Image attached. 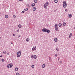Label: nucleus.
Returning <instances> with one entry per match:
<instances>
[{"instance_id":"c9c22d12","label":"nucleus","mask_w":75,"mask_h":75,"mask_svg":"<svg viewBox=\"0 0 75 75\" xmlns=\"http://www.w3.org/2000/svg\"><path fill=\"white\" fill-rule=\"evenodd\" d=\"M19 29H18V30H17V32H19Z\"/></svg>"},{"instance_id":"dca6fc26","label":"nucleus","mask_w":75,"mask_h":75,"mask_svg":"<svg viewBox=\"0 0 75 75\" xmlns=\"http://www.w3.org/2000/svg\"><path fill=\"white\" fill-rule=\"evenodd\" d=\"M63 25L64 26H65L66 25V23L64 22L63 23Z\"/></svg>"},{"instance_id":"6ab92c4d","label":"nucleus","mask_w":75,"mask_h":75,"mask_svg":"<svg viewBox=\"0 0 75 75\" xmlns=\"http://www.w3.org/2000/svg\"><path fill=\"white\" fill-rule=\"evenodd\" d=\"M34 58L35 59H37V56L36 55H35L34 56Z\"/></svg>"},{"instance_id":"473e14b6","label":"nucleus","mask_w":75,"mask_h":75,"mask_svg":"<svg viewBox=\"0 0 75 75\" xmlns=\"http://www.w3.org/2000/svg\"><path fill=\"white\" fill-rule=\"evenodd\" d=\"M3 53L4 54H6V52H4Z\"/></svg>"},{"instance_id":"79ce46f5","label":"nucleus","mask_w":75,"mask_h":75,"mask_svg":"<svg viewBox=\"0 0 75 75\" xmlns=\"http://www.w3.org/2000/svg\"><path fill=\"white\" fill-rule=\"evenodd\" d=\"M58 60H59V58H58Z\"/></svg>"},{"instance_id":"4be33fe9","label":"nucleus","mask_w":75,"mask_h":75,"mask_svg":"<svg viewBox=\"0 0 75 75\" xmlns=\"http://www.w3.org/2000/svg\"><path fill=\"white\" fill-rule=\"evenodd\" d=\"M32 68H34V65H32L31 66Z\"/></svg>"},{"instance_id":"a19ab883","label":"nucleus","mask_w":75,"mask_h":75,"mask_svg":"<svg viewBox=\"0 0 75 75\" xmlns=\"http://www.w3.org/2000/svg\"><path fill=\"white\" fill-rule=\"evenodd\" d=\"M55 56H56V57H57V54H55Z\"/></svg>"},{"instance_id":"39448f33","label":"nucleus","mask_w":75,"mask_h":75,"mask_svg":"<svg viewBox=\"0 0 75 75\" xmlns=\"http://www.w3.org/2000/svg\"><path fill=\"white\" fill-rule=\"evenodd\" d=\"M12 67H13V64H9L7 66L8 68H11Z\"/></svg>"},{"instance_id":"20e7f679","label":"nucleus","mask_w":75,"mask_h":75,"mask_svg":"<svg viewBox=\"0 0 75 75\" xmlns=\"http://www.w3.org/2000/svg\"><path fill=\"white\" fill-rule=\"evenodd\" d=\"M17 57H20L21 56V51H19L17 52Z\"/></svg>"},{"instance_id":"9d476101","label":"nucleus","mask_w":75,"mask_h":75,"mask_svg":"<svg viewBox=\"0 0 75 75\" xmlns=\"http://www.w3.org/2000/svg\"><path fill=\"white\" fill-rule=\"evenodd\" d=\"M62 26V24H61V23H59V27H61Z\"/></svg>"},{"instance_id":"f03ea898","label":"nucleus","mask_w":75,"mask_h":75,"mask_svg":"<svg viewBox=\"0 0 75 75\" xmlns=\"http://www.w3.org/2000/svg\"><path fill=\"white\" fill-rule=\"evenodd\" d=\"M49 3L48 2H46L45 4H44V7L45 8H47V6H48Z\"/></svg>"},{"instance_id":"ddd939ff","label":"nucleus","mask_w":75,"mask_h":75,"mask_svg":"<svg viewBox=\"0 0 75 75\" xmlns=\"http://www.w3.org/2000/svg\"><path fill=\"white\" fill-rule=\"evenodd\" d=\"M54 41L55 42H57V41H58V40L57 39V38H55L54 39Z\"/></svg>"},{"instance_id":"72a5a7b5","label":"nucleus","mask_w":75,"mask_h":75,"mask_svg":"<svg viewBox=\"0 0 75 75\" xmlns=\"http://www.w3.org/2000/svg\"><path fill=\"white\" fill-rule=\"evenodd\" d=\"M65 11H66V12L68 11V10L67 9H65Z\"/></svg>"},{"instance_id":"ea45409f","label":"nucleus","mask_w":75,"mask_h":75,"mask_svg":"<svg viewBox=\"0 0 75 75\" xmlns=\"http://www.w3.org/2000/svg\"><path fill=\"white\" fill-rule=\"evenodd\" d=\"M13 36H15V34H13Z\"/></svg>"},{"instance_id":"bb28decb","label":"nucleus","mask_w":75,"mask_h":75,"mask_svg":"<svg viewBox=\"0 0 75 75\" xmlns=\"http://www.w3.org/2000/svg\"><path fill=\"white\" fill-rule=\"evenodd\" d=\"M24 10H25V11H27V10H28V8H26V9H24Z\"/></svg>"},{"instance_id":"aec40b11","label":"nucleus","mask_w":75,"mask_h":75,"mask_svg":"<svg viewBox=\"0 0 75 75\" xmlns=\"http://www.w3.org/2000/svg\"><path fill=\"white\" fill-rule=\"evenodd\" d=\"M54 2H55V3H58V0H55Z\"/></svg>"},{"instance_id":"6e6552de","label":"nucleus","mask_w":75,"mask_h":75,"mask_svg":"<svg viewBox=\"0 0 75 75\" xmlns=\"http://www.w3.org/2000/svg\"><path fill=\"white\" fill-rule=\"evenodd\" d=\"M54 28H58V24H56L54 25Z\"/></svg>"},{"instance_id":"a878e982","label":"nucleus","mask_w":75,"mask_h":75,"mask_svg":"<svg viewBox=\"0 0 75 75\" xmlns=\"http://www.w3.org/2000/svg\"><path fill=\"white\" fill-rule=\"evenodd\" d=\"M1 61H2V62H4V59H1Z\"/></svg>"},{"instance_id":"c756f323","label":"nucleus","mask_w":75,"mask_h":75,"mask_svg":"<svg viewBox=\"0 0 75 75\" xmlns=\"http://www.w3.org/2000/svg\"><path fill=\"white\" fill-rule=\"evenodd\" d=\"M25 11H23L22 12V13H24V12H25Z\"/></svg>"},{"instance_id":"cd10ccee","label":"nucleus","mask_w":75,"mask_h":75,"mask_svg":"<svg viewBox=\"0 0 75 75\" xmlns=\"http://www.w3.org/2000/svg\"><path fill=\"white\" fill-rule=\"evenodd\" d=\"M16 75H20V74L18 72L16 73Z\"/></svg>"},{"instance_id":"7ed1b4c3","label":"nucleus","mask_w":75,"mask_h":75,"mask_svg":"<svg viewBox=\"0 0 75 75\" xmlns=\"http://www.w3.org/2000/svg\"><path fill=\"white\" fill-rule=\"evenodd\" d=\"M67 4L66 1H63V7H64V8H65V7H67Z\"/></svg>"},{"instance_id":"49530a36","label":"nucleus","mask_w":75,"mask_h":75,"mask_svg":"<svg viewBox=\"0 0 75 75\" xmlns=\"http://www.w3.org/2000/svg\"><path fill=\"white\" fill-rule=\"evenodd\" d=\"M0 60H1V59H0Z\"/></svg>"},{"instance_id":"58836bf2","label":"nucleus","mask_w":75,"mask_h":75,"mask_svg":"<svg viewBox=\"0 0 75 75\" xmlns=\"http://www.w3.org/2000/svg\"><path fill=\"white\" fill-rule=\"evenodd\" d=\"M11 44H13V42H11Z\"/></svg>"},{"instance_id":"4c0bfd02","label":"nucleus","mask_w":75,"mask_h":75,"mask_svg":"<svg viewBox=\"0 0 75 75\" xmlns=\"http://www.w3.org/2000/svg\"><path fill=\"white\" fill-rule=\"evenodd\" d=\"M28 7H30V6H29V5H28Z\"/></svg>"},{"instance_id":"0eeeda50","label":"nucleus","mask_w":75,"mask_h":75,"mask_svg":"<svg viewBox=\"0 0 75 75\" xmlns=\"http://www.w3.org/2000/svg\"><path fill=\"white\" fill-rule=\"evenodd\" d=\"M72 16V15L71 14H69L68 15V17L69 18H71Z\"/></svg>"},{"instance_id":"423d86ee","label":"nucleus","mask_w":75,"mask_h":75,"mask_svg":"<svg viewBox=\"0 0 75 75\" xmlns=\"http://www.w3.org/2000/svg\"><path fill=\"white\" fill-rule=\"evenodd\" d=\"M36 51V46L35 47H33L32 48V51L33 52L34 51Z\"/></svg>"},{"instance_id":"c03bdc74","label":"nucleus","mask_w":75,"mask_h":75,"mask_svg":"<svg viewBox=\"0 0 75 75\" xmlns=\"http://www.w3.org/2000/svg\"><path fill=\"white\" fill-rule=\"evenodd\" d=\"M18 37H20V36H19Z\"/></svg>"},{"instance_id":"5701e85b","label":"nucleus","mask_w":75,"mask_h":75,"mask_svg":"<svg viewBox=\"0 0 75 75\" xmlns=\"http://www.w3.org/2000/svg\"><path fill=\"white\" fill-rule=\"evenodd\" d=\"M18 68L17 67L15 68V70L16 71H18Z\"/></svg>"},{"instance_id":"7c9ffc66","label":"nucleus","mask_w":75,"mask_h":75,"mask_svg":"<svg viewBox=\"0 0 75 75\" xmlns=\"http://www.w3.org/2000/svg\"><path fill=\"white\" fill-rule=\"evenodd\" d=\"M59 62L60 64H62V61H60Z\"/></svg>"},{"instance_id":"f704fd0d","label":"nucleus","mask_w":75,"mask_h":75,"mask_svg":"<svg viewBox=\"0 0 75 75\" xmlns=\"http://www.w3.org/2000/svg\"><path fill=\"white\" fill-rule=\"evenodd\" d=\"M7 55H10V54H9V53H7Z\"/></svg>"},{"instance_id":"393cba45","label":"nucleus","mask_w":75,"mask_h":75,"mask_svg":"<svg viewBox=\"0 0 75 75\" xmlns=\"http://www.w3.org/2000/svg\"><path fill=\"white\" fill-rule=\"evenodd\" d=\"M34 55H32L31 58H34Z\"/></svg>"},{"instance_id":"c85d7f7f","label":"nucleus","mask_w":75,"mask_h":75,"mask_svg":"<svg viewBox=\"0 0 75 75\" xmlns=\"http://www.w3.org/2000/svg\"><path fill=\"white\" fill-rule=\"evenodd\" d=\"M13 17H14V18H16V15H13Z\"/></svg>"},{"instance_id":"f8f14e48","label":"nucleus","mask_w":75,"mask_h":75,"mask_svg":"<svg viewBox=\"0 0 75 75\" xmlns=\"http://www.w3.org/2000/svg\"><path fill=\"white\" fill-rule=\"evenodd\" d=\"M33 11H35L36 10V8L34 7L33 8Z\"/></svg>"},{"instance_id":"2eb2a0df","label":"nucleus","mask_w":75,"mask_h":75,"mask_svg":"<svg viewBox=\"0 0 75 75\" xmlns=\"http://www.w3.org/2000/svg\"><path fill=\"white\" fill-rule=\"evenodd\" d=\"M5 17L6 18H8V15H6L5 16Z\"/></svg>"},{"instance_id":"a211bd4d","label":"nucleus","mask_w":75,"mask_h":75,"mask_svg":"<svg viewBox=\"0 0 75 75\" xmlns=\"http://www.w3.org/2000/svg\"><path fill=\"white\" fill-rule=\"evenodd\" d=\"M30 41V39H29L28 38L26 39V41H27V42H28V41Z\"/></svg>"},{"instance_id":"a18cd8bd","label":"nucleus","mask_w":75,"mask_h":75,"mask_svg":"<svg viewBox=\"0 0 75 75\" xmlns=\"http://www.w3.org/2000/svg\"><path fill=\"white\" fill-rule=\"evenodd\" d=\"M0 38H1V37H0Z\"/></svg>"},{"instance_id":"2f4dec72","label":"nucleus","mask_w":75,"mask_h":75,"mask_svg":"<svg viewBox=\"0 0 75 75\" xmlns=\"http://www.w3.org/2000/svg\"><path fill=\"white\" fill-rule=\"evenodd\" d=\"M59 50V49H58V48H56V50H57V51H58Z\"/></svg>"},{"instance_id":"b1692460","label":"nucleus","mask_w":75,"mask_h":75,"mask_svg":"<svg viewBox=\"0 0 75 75\" xmlns=\"http://www.w3.org/2000/svg\"><path fill=\"white\" fill-rule=\"evenodd\" d=\"M35 3H37L38 0H34Z\"/></svg>"},{"instance_id":"37998d69","label":"nucleus","mask_w":75,"mask_h":75,"mask_svg":"<svg viewBox=\"0 0 75 75\" xmlns=\"http://www.w3.org/2000/svg\"><path fill=\"white\" fill-rule=\"evenodd\" d=\"M0 57H2V55H1L0 56Z\"/></svg>"},{"instance_id":"412c9836","label":"nucleus","mask_w":75,"mask_h":75,"mask_svg":"<svg viewBox=\"0 0 75 75\" xmlns=\"http://www.w3.org/2000/svg\"><path fill=\"white\" fill-rule=\"evenodd\" d=\"M56 31H58V28H55Z\"/></svg>"},{"instance_id":"4468645a","label":"nucleus","mask_w":75,"mask_h":75,"mask_svg":"<svg viewBox=\"0 0 75 75\" xmlns=\"http://www.w3.org/2000/svg\"><path fill=\"white\" fill-rule=\"evenodd\" d=\"M18 27L21 28V24H19L18 25Z\"/></svg>"},{"instance_id":"f3484780","label":"nucleus","mask_w":75,"mask_h":75,"mask_svg":"<svg viewBox=\"0 0 75 75\" xmlns=\"http://www.w3.org/2000/svg\"><path fill=\"white\" fill-rule=\"evenodd\" d=\"M32 7H34L35 6V4L33 3L31 5Z\"/></svg>"},{"instance_id":"9b49d317","label":"nucleus","mask_w":75,"mask_h":75,"mask_svg":"<svg viewBox=\"0 0 75 75\" xmlns=\"http://www.w3.org/2000/svg\"><path fill=\"white\" fill-rule=\"evenodd\" d=\"M72 33H71L69 35V38H71V36H72Z\"/></svg>"},{"instance_id":"f257e3e1","label":"nucleus","mask_w":75,"mask_h":75,"mask_svg":"<svg viewBox=\"0 0 75 75\" xmlns=\"http://www.w3.org/2000/svg\"><path fill=\"white\" fill-rule=\"evenodd\" d=\"M42 31L43 32H45V33H49L50 32V30L45 28H44L42 29Z\"/></svg>"},{"instance_id":"1a4fd4ad","label":"nucleus","mask_w":75,"mask_h":75,"mask_svg":"<svg viewBox=\"0 0 75 75\" xmlns=\"http://www.w3.org/2000/svg\"><path fill=\"white\" fill-rule=\"evenodd\" d=\"M45 67V64H44L43 65H42V68H44Z\"/></svg>"},{"instance_id":"e433bc0d","label":"nucleus","mask_w":75,"mask_h":75,"mask_svg":"<svg viewBox=\"0 0 75 75\" xmlns=\"http://www.w3.org/2000/svg\"><path fill=\"white\" fill-rule=\"evenodd\" d=\"M18 1H23V0H18Z\"/></svg>"}]
</instances>
